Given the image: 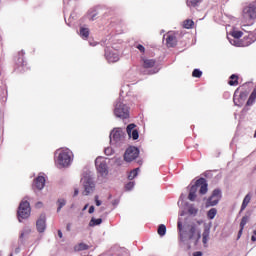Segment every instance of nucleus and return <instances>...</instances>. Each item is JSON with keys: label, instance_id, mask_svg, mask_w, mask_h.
<instances>
[{"label": "nucleus", "instance_id": "obj_1", "mask_svg": "<svg viewBox=\"0 0 256 256\" xmlns=\"http://www.w3.org/2000/svg\"><path fill=\"white\" fill-rule=\"evenodd\" d=\"M55 163L59 169H63L65 167H69L71 165V161L73 157V152L69 149H58L55 152Z\"/></svg>", "mask_w": 256, "mask_h": 256}, {"label": "nucleus", "instance_id": "obj_2", "mask_svg": "<svg viewBox=\"0 0 256 256\" xmlns=\"http://www.w3.org/2000/svg\"><path fill=\"white\" fill-rule=\"evenodd\" d=\"M199 225H203V221H197L195 224H191L189 226L188 232L184 233V239H195V241H199L201 239V229H199Z\"/></svg>", "mask_w": 256, "mask_h": 256}, {"label": "nucleus", "instance_id": "obj_3", "mask_svg": "<svg viewBox=\"0 0 256 256\" xmlns=\"http://www.w3.org/2000/svg\"><path fill=\"white\" fill-rule=\"evenodd\" d=\"M30 216H31V205L29 204V201L23 200L20 203L17 211V217H18L19 223H21V219H29Z\"/></svg>", "mask_w": 256, "mask_h": 256}, {"label": "nucleus", "instance_id": "obj_4", "mask_svg": "<svg viewBox=\"0 0 256 256\" xmlns=\"http://www.w3.org/2000/svg\"><path fill=\"white\" fill-rule=\"evenodd\" d=\"M252 19H256V5L250 4L242 11V22H244L245 25H249Z\"/></svg>", "mask_w": 256, "mask_h": 256}, {"label": "nucleus", "instance_id": "obj_5", "mask_svg": "<svg viewBox=\"0 0 256 256\" xmlns=\"http://www.w3.org/2000/svg\"><path fill=\"white\" fill-rule=\"evenodd\" d=\"M114 115L119 119H129V107L121 101L116 102Z\"/></svg>", "mask_w": 256, "mask_h": 256}, {"label": "nucleus", "instance_id": "obj_6", "mask_svg": "<svg viewBox=\"0 0 256 256\" xmlns=\"http://www.w3.org/2000/svg\"><path fill=\"white\" fill-rule=\"evenodd\" d=\"M156 65L157 61L155 59H143V69H151L147 73H144V75H155V73H159V68H157Z\"/></svg>", "mask_w": 256, "mask_h": 256}, {"label": "nucleus", "instance_id": "obj_7", "mask_svg": "<svg viewBox=\"0 0 256 256\" xmlns=\"http://www.w3.org/2000/svg\"><path fill=\"white\" fill-rule=\"evenodd\" d=\"M139 157V148L135 146H130L126 149L124 153V161L126 163H131L132 161H135Z\"/></svg>", "mask_w": 256, "mask_h": 256}, {"label": "nucleus", "instance_id": "obj_8", "mask_svg": "<svg viewBox=\"0 0 256 256\" xmlns=\"http://www.w3.org/2000/svg\"><path fill=\"white\" fill-rule=\"evenodd\" d=\"M95 166L98 173H100L102 177H107V175H109V170L107 169V162L102 157L96 158Z\"/></svg>", "mask_w": 256, "mask_h": 256}, {"label": "nucleus", "instance_id": "obj_9", "mask_svg": "<svg viewBox=\"0 0 256 256\" xmlns=\"http://www.w3.org/2000/svg\"><path fill=\"white\" fill-rule=\"evenodd\" d=\"M221 190L220 189H215L212 192V195L208 198L206 205L207 207H215L219 201H221Z\"/></svg>", "mask_w": 256, "mask_h": 256}, {"label": "nucleus", "instance_id": "obj_10", "mask_svg": "<svg viewBox=\"0 0 256 256\" xmlns=\"http://www.w3.org/2000/svg\"><path fill=\"white\" fill-rule=\"evenodd\" d=\"M247 97H249V93L247 91L240 92L238 96L237 94H234V97H233L234 104L237 107H243V105H245V102L247 101Z\"/></svg>", "mask_w": 256, "mask_h": 256}, {"label": "nucleus", "instance_id": "obj_11", "mask_svg": "<svg viewBox=\"0 0 256 256\" xmlns=\"http://www.w3.org/2000/svg\"><path fill=\"white\" fill-rule=\"evenodd\" d=\"M121 139H123V130H121V128H117L114 129L111 133H110V141L111 143H119V141H121Z\"/></svg>", "mask_w": 256, "mask_h": 256}, {"label": "nucleus", "instance_id": "obj_12", "mask_svg": "<svg viewBox=\"0 0 256 256\" xmlns=\"http://www.w3.org/2000/svg\"><path fill=\"white\" fill-rule=\"evenodd\" d=\"M105 57L108 63H117V61H119V54L109 48L105 51Z\"/></svg>", "mask_w": 256, "mask_h": 256}, {"label": "nucleus", "instance_id": "obj_13", "mask_svg": "<svg viewBox=\"0 0 256 256\" xmlns=\"http://www.w3.org/2000/svg\"><path fill=\"white\" fill-rule=\"evenodd\" d=\"M45 187V177L38 176L36 179H34L32 188L34 191H41Z\"/></svg>", "mask_w": 256, "mask_h": 256}, {"label": "nucleus", "instance_id": "obj_14", "mask_svg": "<svg viewBox=\"0 0 256 256\" xmlns=\"http://www.w3.org/2000/svg\"><path fill=\"white\" fill-rule=\"evenodd\" d=\"M135 127H137V125L129 124L126 128V131L129 137H132L134 141H137V139H139V131H137Z\"/></svg>", "mask_w": 256, "mask_h": 256}, {"label": "nucleus", "instance_id": "obj_15", "mask_svg": "<svg viewBox=\"0 0 256 256\" xmlns=\"http://www.w3.org/2000/svg\"><path fill=\"white\" fill-rule=\"evenodd\" d=\"M37 231L39 233H44L47 227L45 214L40 215L39 219L36 222Z\"/></svg>", "mask_w": 256, "mask_h": 256}, {"label": "nucleus", "instance_id": "obj_16", "mask_svg": "<svg viewBox=\"0 0 256 256\" xmlns=\"http://www.w3.org/2000/svg\"><path fill=\"white\" fill-rule=\"evenodd\" d=\"M196 185H198V187H200V190H199L200 195H206V193L208 191L207 180H205V178H200V179L196 180Z\"/></svg>", "mask_w": 256, "mask_h": 256}, {"label": "nucleus", "instance_id": "obj_17", "mask_svg": "<svg viewBox=\"0 0 256 256\" xmlns=\"http://www.w3.org/2000/svg\"><path fill=\"white\" fill-rule=\"evenodd\" d=\"M93 189H95V184L93 181L88 179L84 182V192L83 195H89L90 193H93Z\"/></svg>", "mask_w": 256, "mask_h": 256}, {"label": "nucleus", "instance_id": "obj_18", "mask_svg": "<svg viewBox=\"0 0 256 256\" xmlns=\"http://www.w3.org/2000/svg\"><path fill=\"white\" fill-rule=\"evenodd\" d=\"M175 45H177V37L173 34H168L166 37V46L171 48L175 47Z\"/></svg>", "mask_w": 256, "mask_h": 256}, {"label": "nucleus", "instance_id": "obj_19", "mask_svg": "<svg viewBox=\"0 0 256 256\" xmlns=\"http://www.w3.org/2000/svg\"><path fill=\"white\" fill-rule=\"evenodd\" d=\"M249 203H251V194H247V195L244 197L243 202H242V205H241L240 212L245 211V209H247V205H249Z\"/></svg>", "mask_w": 256, "mask_h": 256}, {"label": "nucleus", "instance_id": "obj_20", "mask_svg": "<svg viewBox=\"0 0 256 256\" xmlns=\"http://www.w3.org/2000/svg\"><path fill=\"white\" fill-rule=\"evenodd\" d=\"M228 85L231 87H236V85H239V76L232 74L230 76V81H228Z\"/></svg>", "mask_w": 256, "mask_h": 256}, {"label": "nucleus", "instance_id": "obj_21", "mask_svg": "<svg viewBox=\"0 0 256 256\" xmlns=\"http://www.w3.org/2000/svg\"><path fill=\"white\" fill-rule=\"evenodd\" d=\"M209 233H210L209 227L205 225L204 232L202 234V242L204 245H207V242L209 241Z\"/></svg>", "mask_w": 256, "mask_h": 256}, {"label": "nucleus", "instance_id": "obj_22", "mask_svg": "<svg viewBox=\"0 0 256 256\" xmlns=\"http://www.w3.org/2000/svg\"><path fill=\"white\" fill-rule=\"evenodd\" d=\"M194 26H195V22L192 19H186L183 21L184 29H193Z\"/></svg>", "mask_w": 256, "mask_h": 256}, {"label": "nucleus", "instance_id": "obj_23", "mask_svg": "<svg viewBox=\"0 0 256 256\" xmlns=\"http://www.w3.org/2000/svg\"><path fill=\"white\" fill-rule=\"evenodd\" d=\"M80 37H82V39H89V28L81 27L80 28Z\"/></svg>", "mask_w": 256, "mask_h": 256}, {"label": "nucleus", "instance_id": "obj_24", "mask_svg": "<svg viewBox=\"0 0 256 256\" xmlns=\"http://www.w3.org/2000/svg\"><path fill=\"white\" fill-rule=\"evenodd\" d=\"M101 223H103V219H101V218H98V219L92 218L89 222V226L90 227H95L97 225H101Z\"/></svg>", "mask_w": 256, "mask_h": 256}, {"label": "nucleus", "instance_id": "obj_25", "mask_svg": "<svg viewBox=\"0 0 256 256\" xmlns=\"http://www.w3.org/2000/svg\"><path fill=\"white\" fill-rule=\"evenodd\" d=\"M165 233H167V227L165 224H160L158 227V235H160V237H164Z\"/></svg>", "mask_w": 256, "mask_h": 256}, {"label": "nucleus", "instance_id": "obj_26", "mask_svg": "<svg viewBox=\"0 0 256 256\" xmlns=\"http://www.w3.org/2000/svg\"><path fill=\"white\" fill-rule=\"evenodd\" d=\"M138 174H139V168H135L134 170L130 171L128 175L129 181H133V179H135Z\"/></svg>", "mask_w": 256, "mask_h": 256}, {"label": "nucleus", "instance_id": "obj_27", "mask_svg": "<svg viewBox=\"0 0 256 256\" xmlns=\"http://www.w3.org/2000/svg\"><path fill=\"white\" fill-rule=\"evenodd\" d=\"M217 215V208H212L207 212L208 219H215Z\"/></svg>", "mask_w": 256, "mask_h": 256}, {"label": "nucleus", "instance_id": "obj_28", "mask_svg": "<svg viewBox=\"0 0 256 256\" xmlns=\"http://www.w3.org/2000/svg\"><path fill=\"white\" fill-rule=\"evenodd\" d=\"M201 3V0H187V7H197Z\"/></svg>", "mask_w": 256, "mask_h": 256}, {"label": "nucleus", "instance_id": "obj_29", "mask_svg": "<svg viewBox=\"0 0 256 256\" xmlns=\"http://www.w3.org/2000/svg\"><path fill=\"white\" fill-rule=\"evenodd\" d=\"M178 231L180 233L181 240L184 241L185 240V232H182L183 224L181 223V221L178 222Z\"/></svg>", "mask_w": 256, "mask_h": 256}, {"label": "nucleus", "instance_id": "obj_30", "mask_svg": "<svg viewBox=\"0 0 256 256\" xmlns=\"http://www.w3.org/2000/svg\"><path fill=\"white\" fill-rule=\"evenodd\" d=\"M76 251H87V249H89V245L85 244V243H80L78 244V246H76Z\"/></svg>", "mask_w": 256, "mask_h": 256}, {"label": "nucleus", "instance_id": "obj_31", "mask_svg": "<svg viewBox=\"0 0 256 256\" xmlns=\"http://www.w3.org/2000/svg\"><path fill=\"white\" fill-rule=\"evenodd\" d=\"M203 72L199 69H194L192 72V77H196V79H201Z\"/></svg>", "mask_w": 256, "mask_h": 256}, {"label": "nucleus", "instance_id": "obj_32", "mask_svg": "<svg viewBox=\"0 0 256 256\" xmlns=\"http://www.w3.org/2000/svg\"><path fill=\"white\" fill-rule=\"evenodd\" d=\"M66 203L67 202L65 201V199L58 200V208H57L58 213H59V211H61V209H63V207H65Z\"/></svg>", "mask_w": 256, "mask_h": 256}, {"label": "nucleus", "instance_id": "obj_33", "mask_svg": "<svg viewBox=\"0 0 256 256\" xmlns=\"http://www.w3.org/2000/svg\"><path fill=\"white\" fill-rule=\"evenodd\" d=\"M232 37H234V39H241V37H243V32L234 31V32H232Z\"/></svg>", "mask_w": 256, "mask_h": 256}, {"label": "nucleus", "instance_id": "obj_34", "mask_svg": "<svg viewBox=\"0 0 256 256\" xmlns=\"http://www.w3.org/2000/svg\"><path fill=\"white\" fill-rule=\"evenodd\" d=\"M188 199L189 201H195V199H197V194L195 192H189Z\"/></svg>", "mask_w": 256, "mask_h": 256}, {"label": "nucleus", "instance_id": "obj_35", "mask_svg": "<svg viewBox=\"0 0 256 256\" xmlns=\"http://www.w3.org/2000/svg\"><path fill=\"white\" fill-rule=\"evenodd\" d=\"M245 225H247V216H244V217L241 219L240 228H241V229H245Z\"/></svg>", "mask_w": 256, "mask_h": 256}, {"label": "nucleus", "instance_id": "obj_36", "mask_svg": "<svg viewBox=\"0 0 256 256\" xmlns=\"http://www.w3.org/2000/svg\"><path fill=\"white\" fill-rule=\"evenodd\" d=\"M197 189H199V185H197V182H195V185H192L190 188V193H196L197 194Z\"/></svg>", "mask_w": 256, "mask_h": 256}, {"label": "nucleus", "instance_id": "obj_37", "mask_svg": "<svg viewBox=\"0 0 256 256\" xmlns=\"http://www.w3.org/2000/svg\"><path fill=\"white\" fill-rule=\"evenodd\" d=\"M125 187H126L127 191H131V189H133V187H135V183L129 182V183L126 184Z\"/></svg>", "mask_w": 256, "mask_h": 256}, {"label": "nucleus", "instance_id": "obj_38", "mask_svg": "<svg viewBox=\"0 0 256 256\" xmlns=\"http://www.w3.org/2000/svg\"><path fill=\"white\" fill-rule=\"evenodd\" d=\"M136 48L138 49V51H139L140 53H145V46H144V45L138 44V45L136 46Z\"/></svg>", "mask_w": 256, "mask_h": 256}, {"label": "nucleus", "instance_id": "obj_39", "mask_svg": "<svg viewBox=\"0 0 256 256\" xmlns=\"http://www.w3.org/2000/svg\"><path fill=\"white\" fill-rule=\"evenodd\" d=\"M94 199H95V203H96V205H97V207H101V200H99V196L98 195H96L95 197H94Z\"/></svg>", "mask_w": 256, "mask_h": 256}, {"label": "nucleus", "instance_id": "obj_40", "mask_svg": "<svg viewBox=\"0 0 256 256\" xmlns=\"http://www.w3.org/2000/svg\"><path fill=\"white\" fill-rule=\"evenodd\" d=\"M88 212H89L90 214L95 213V206H90Z\"/></svg>", "mask_w": 256, "mask_h": 256}, {"label": "nucleus", "instance_id": "obj_41", "mask_svg": "<svg viewBox=\"0 0 256 256\" xmlns=\"http://www.w3.org/2000/svg\"><path fill=\"white\" fill-rule=\"evenodd\" d=\"M243 229L244 228H240L237 239H241V235H243Z\"/></svg>", "mask_w": 256, "mask_h": 256}, {"label": "nucleus", "instance_id": "obj_42", "mask_svg": "<svg viewBox=\"0 0 256 256\" xmlns=\"http://www.w3.org/2000/svg\"><path fill=\"white\" fill-rule=\"evenodd\" d=\"M193 256H203V253L198 251V252H194Z\"/></svg>", "mask_w": 256, "mask_h": 256}, {"label": "nucleus", "instance_id": "obj_43", "mask_svg": "<svg viewBox=\"0 0 256 256\" xmlns=\"http://www.w3.org/2000/svg\"><path fill=\"white\" fill-rule=\"evenodd\" d=\"M58 237L60 239H63V232H61V230H58Z\"/></svg>", "mask_w": 256, "mask_h": 256}, {"label": "nucleus", "instance_id": "obj_44", "mask_svg": "<svg viewBox=\"0 0 256 256\" xmlns=\"http://www.w3.org/2000/svg\"><path fill=\"white\" fill-rule=\"evenodd\" d=\"M189 213H191V214L197 213V209L190 208V209H189Z\"/></svg>", "mask_w": 256, "mask_h": 256}, {"label": "nucleus", "instance_id": "obj_45", "mask_svg": "<svg viewBox=\"0 0 256 256\" xmlns=\"http://www.w3.org/2000/svg\"><path fill=\"white\" fill-rule=\"evenodd\" d=\"M79 195V189L74 190V197H77Z\"/></svg>", "mask_w": 256, "mask_h": 256}, {"label": "nucleus", "instance_id": "obj_46", "mask_svg": "<svg viewBox=\"0 0 256 256\" xmlns=\"http://www.w3.org/2000/svg\"><path fill=\"white\" fill-rule=\"evenodd\" d=\"M66 231H71V223H68L66 226Z\"/></svg>", "mask_w": 256, "mask_h": 256}, {"label": "nucleus", "instance_id": "obj_47", "mask_svg": "<svg viewBox=\"0 0 256 256\" xmlns=\"http://www.w3.org/2000/svg\"><path fill=\"white\" fill-rule=\"evenodd\" d=\"M251 241H253V243H255V241H256V236L255 235L251 236Z\"/></svg>", "mask_w": 256, "mask_h": 256}, {"label": "nucleus", "instance_id": "obj_48", "mask_svg": "<svg viewBox=\"0 0 256 256\" xmlns=\"http://www.w3.org/2000/svg\"><path fill=\"white\" fill-rule=\"evenodd\" d=\"M19 55H21V57H23L25 55V52L21 51V52H19Z\"/></svg>", "mask_w": 256, "mask_h": 256}, {"label": "nucleus", "instance_id": "obj_49", "mask_svg": "<svg viewBox=\"0 0 256 256\" xmlns=\"http://www.w3.org/2000/svg\"><path fill=\"white\" fill-rule=\"evenodd\" d=\"M23 237H25V233H21L20 239H23Z\"/></svg>", "mask_w": 256, "mask_h": 256}, {"label": "nucleus", "instance_id": "obj_50", "mask_svg": "<svg viewBox=\"0 0 256 256\" xmlns=\"http://www.w3.org/2000/svg\"><path fill=\"white\" fill-rule=\"evenodd\" d=\"M88 207H89V204H86V205L84 206V210L87 209Z\"/></svg>", "mask_w": 256, "mask_h": 256}, {"label": "nucleus", "instance_id": "obj_51", "mask_svg": "<svg viewBox=\"0 0 256 256\" xmlns=\"http://www.w3.org/2000/svg\"><path fill=\"white\" fill-rule=\"evenodd\" d=\"M253 233H254V236L256 237V230H254V232H253Z\"/></svg>", "mask_w": 256, "mask_h": 256}, {"label": "nucleus", "instance_id": "obj_52", "mask_svg": "<svg viewBox=\"0 0 256 256\" xmlns=\"http://www.w3.org/2000/svg\"><path fill=\"white\" fill-rule=\"evenodd\" d=\"M16 253H19V248L16 249Z\"/></svg>", "mask_w": 256, "mask_h": 256}, {"label": "nucleus", "instance_id": "obj_53", "mask_svg": "<svg viewBox=\"0 0 256 256\" xmlns=\"http://www.w3.org/2000/svg\"><path fill=\"white\" fill-rule=\"evenodd\" d=\"M37 205H41V202H38Z\"/></svg>", "mask_w": 256, "mask_h": 256}, {"label": "nucleus", "instance_id": "obj_54", "mask_svg": "<svg viewBox=\"0 0 256 256\" xmlns=\"http://www.w3.org/2000/svg\"><path fill=\"white\" fill-rule=\"evenodd\" d=\"M20 61H22V62H23V58H20Z\"/></svg>", "mask_w": 256, "mask_h": 256}, {"label": "nucleus", "instance_id": "obj_55", "mask_svg": "<svg viewBox=\"0 0 256 256\" xmlns=\"http://www.w3.org/2000/svg\"><path fill=\"white\" fill-rule=\"evenodd\" d=\"M9 256H13V254H10Z\"/></svg>", "mask_w": 256, "mask_h": 256}]
</instances>
